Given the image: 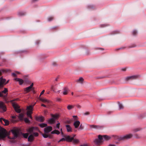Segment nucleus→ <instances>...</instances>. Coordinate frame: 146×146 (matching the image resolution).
<instances>
[{
	"instance_id": "nucleus-41",
	"label": "nucleus",
	"mask_w": 146,
	"mask_h": 146,
	"mask_svg": "<svg viewBox=\"0 0 146 146\" xmlns=\"http://www.w3.org/2000/svg\"><path fill=\"white\" fill-rule=\"evenodd\" d=\"M60 123H57L56 125V128L57 129H59L60 127Z\"/></svg>"
},
{
	"instance_id": "nucleus-54",
	"label": "nucleus",
	"mask_w": 146,
	"mask_h": 146,
	"mask_svg": "<svg viewBox=\"0 0 146 146\" xmlns=\"http://www.w3.org/2000/svg\"><path fill=\"white\" fill-rule=\"evenodd\" d=\"M2 72H3V70H0V75L1 74Z\"/></svg>"
},
{
	"instance_id": "nucleus-18",
	"label": "nucleus",
	"mask_w": 146,
	"mask_h": 146,
	"mask_svg": "<svg viewBox=\"0 0 146 146\" xmlns=\"http://www.w3.org/2000/svg\"><path fill=\"white\" fill-rule=\"evenodd\" d=\"M15 80L16 81L18 82H19V84L21 85H22L24 82L23 80L20 78H15Z\"/></svg>"
},
{
	"instance_id": "nucleus-28",
	"label": "nucleus",
	"mask_w": 146,
	"mask_h": 146,
	"mask_svg": "<svg viewBox=\"0 0 146 146\" xmlns=\"http://www.w3.org/2000/svg\"><path fill=\"white\" fill-rule=\"evenodd\" d=\"M74 107V106L73 105H69L67 106V109L70 110L73 109Z\"/></svg>"
},
{
	"instance_id": "nucleus-45",
	"label": "nucleus",
	"mask_w": 146,
	"mask_h": 146,
	"mask_svg": "<svg viewBox=\"0 0 146 146\" xmlns=\"http://www.w3.org/2000/svg\"><path fill=\"white\" fill-rule=\"evenodd\" d=\"M44 90H43L42 91V92H41V93L40 94V96L41 95H42L44 93Z\"/></svg>"
},
{
	"instance_id": "nucleus-22",
	"label": "nucleus",
	"mask_w": 146,
	"mask_h": 146,
	"mask_svg": "<svg viewBox=\"0 0 146 146\" xmlns=\"http://www.w3.org/2000/svg\"><path fill=\"white\" fill-rule=\"evenodd\" d=\"M66 128L67 131L68 132H72V128L69 125H66Z\"/></svg>"
},
{
	"instance_id": "nucleus-14",
	"label": "nucleus",
	"mask_w": 146,
	"mask_h": 146,
	"mask_svg": "<svg viewBox=\"0 0 146 146\" xmlns=\"http://www.w3.org/2000/svg\"><path fill=\"white\" fill-rule=\"evenodd\" d=\"M6 80L5 79H3L2 77L0 78V87H2L3 86V85L4 84Z\"/></svg>"
},
{
	"instance_id": "nucleus-19",
	"label": "nucleus",
	"mask_w": 146,
	"mask_h": 146,
	"mask_svg": "<svg viewBox=\"0 0 146 146\" xmlns=\"http://www.w3.org/2000/svg\"><path fill=\"white\" fill-rule=\"evenodd\" d=\"M90 127L91 128H94L96 129H100L102 127L100 126L99 125H90Z\"/></svg>"
},
{
	"instance_id": "nucleus-12",
	"label": "nucleus",
	"mask_w": 146,
	"mask_h": 146,
	"mask_svg": "<svg viewBox=\"0 0 146 146\" xmlns=\"http://www.w3.org/2000/svg\"><path fill=\"white\" fill-rule=\"evenodd\" d=\"M39 99L40 100L44 103L49 104L51 102V101L50 100H48L46 98H39Z\"/></svg>"
},
{
	"instance_id": "nucleus-44",
	"label": "nucleus",
	"mask_w": 146,
	"mask_h": 146,
	"mask_svg": "<svg viewBox=\"0 0 146 146\" xmlns=\"http://www.w3.org/2000/svg\"><path fill=\"white\" fill-rule=\"evenodd\" d=\"M137 32L136 30H134L133 31V34L134 35H136V34L137 33Z\"/></svg>"
},
{
	"instance_id": "nucleus-46",
	"label": "nucleus",
	"mask_w": 146,
	"mask_h": 146,
	"mask_svg": "<svg viewBox=\"0 0 146 146\" xmlns=\"http://www.w3.org/2000/svg\"><path fill=\"white\" fill-rule=\"evenodd\" d=\"M33 85V83H32L31 85L29 86L31 89H32Z\"/></svg>"
},
{
	"instance_id": "nucleus-35",
	"label": "nucleus",
	"mask_w": 146,
	"mask_h": 146,
	"mask_svg": "<svg viewBox=\"0 0 146 146\" xmlns=\"http://www.w3.org/2000/svg\"><path fill=\"white\" fill-rule=\"evenodd\" d=\"M83 81V79L82 77L80 78L77 81V82H78L80 83H82Z\"/></svg>"
},
{
	"instance_id": "nucleus-39",
	"label": "nucleus",
	"mask_w": 146,
	"mask_h": 146,
	"mask_svg": "<svg viewBox=\"0 0 146 146\" xmlns=\"http://www.w3.org/2000/svg\"><path fill=\"white\" fill-rule=\"evenodd\" d=\"M24 121L26 123H29L30 121L27 118H25L24 119Z\"/></svg>"
},
{
	"instance_id": "nucleus-17",
	"label": "nucleus",
	"mask_w": 146,
	"mask_h": 146,
	"mask_svg": "<svg viewBox=\"0 0 146 146\" xmlns=\"http://www.w3.org/2000/svg\"><path fill=\"white\" fill-rule=\"evenodd\" d=\"M95 143L98 145H99L100 143L103 142L102 139H100L99 138L95 139L94 140Z\"/></svg>"
},
{
	"instance_id": "nucleus-10",
	"label": "nucleus",
	"mask_w": 146,
	"mask_h": 146,
	"mask_svg": "<svg viewBox=\"0 0 146 146\" xmlns=\"http://www.w3.org/2000/svg\"><path fill=\"white\" fill-rule=\"evenodd\" d=\"M133 136V135L131 134H129L125 135L121 137L122 139H128L131 138Z\"/></svg>"
},
{
	"instance_id": "nucleus-20",
	"label": "nucleus",
	"mask_w": 146,
	"mask_h": 146,
	"mask_svg": "<svg viewBox=\"0 0 146 146\" xmlns=\"http://www.w3.org/2000/svg\"><path fill=\"white\" fill-rule=\"evenodd\" d=\"M73 137H71L69 136H68L66 137V141L68 142L72 141Z\"/></svg>"
},
{
	"instance_id": "nucleus-31",
	"label": "nucleus",
	"mask_w": 146,
	"mask_h": 146,
	"mask_svg": "<svg viewBox=\"0 0 146 146\" xmlns=\"http://www.w3.org/2000/svg\"><path fill=\"white\" fill-rule=\"evenodd\" d=\"M46 133H44V134H42L43 137L44 138H47L48 137H49V138H50V136L48 135L47 134H46Z\"/></svg>"
},
{
	"instance_id": "nucleus-57",
	"label": "nucleus",
	"mask_w": 146,
	"mask_h": 146,
	"mask_svg": "<svg viewBox=\"0 0 146 146\" xmlns=\"http://www.w3.org/2000/svg\"><path fill=\"white\" fill-rule=\"evenodd\" d=\"M136 137L137 138H140V137Z\"/></svg>"
},
{
	"instance_id": "nucleus-15",
	"label": "nucleus",
	"mask_w": 146,
	"mask_h": 146,
	"mask_svg": "<svg viewBox=\"0 0 146 146\" xmlns=\"http://www.w3.org/2000/svg\"><path fill=\"white\" fill-rule=\"evenodd\" d=\"M80 124V121L77 120L75 121L73 125L74 126L75 128H77Z\"/></svg>"
},
{
	"instance_id": "nucleus-3",
	"label": "nucleus",
	"mask_w": 146,
	"mask_h": 146,
	"mask_svg": "<svg viewBox=\"0 0 146 146\" xmlns=\"http://www.w3.org/2000/svg\"><path fill=\"white\" fill-rule=\"evenodd\" d=\"M33 106L34 105H30L27 106V115L28 117H29L31 119L32 118V117L31 115V114L33 113L32 111Z\"/></svg>"
},
{
	"instance_id": "nucleus-2",
	"label": "nucleus",
	"mask_w": 146,
	"mask_h": 146,
	"mask_svg": "<svg viewBox=\"0 0 146 146\" xmlns=\"http://www.w3.org/2000/svg\"><path fill=\"white\" fill-rule=\"evenodd\" d=\"M8 135V133L5 129L0 127V139H3Z\"/></svg>"
},
{
	"instance_id": "nucleus-30",
	"label": "nucleus",
	"mask_w": 146,
	"mask_h": 146,
	"mask_svg": "<svg viewBox=\"0 0 146 146\" xmlns=\"http://www.w3.org/2000/svg\"><path fill=\"white\" fill-rule=\"evenodd\" d=\"M24 116V114L22 113H20L19 115V118L21 120H22Z\"/></svg>"
},
{
	"instance_id": "nucleus-7",
	"label": "nucleus",
	"mask_w": 146,
	"mask_h": 146,
	"mask_svg": "<svg viewBox=\"0 0 146 146\" xmlns=\"http://www.w3.org/2000/svg\"><path fill=\"white\" fill-rule=\"evenodd\" d=\"M139 75H137L129 76L126 77L125 80L127 81L135 80L139 78Z\"/></svg>"
},
{
	"instance_id": "nucleus-53",
	"label": "nucleus",
	"mask_w": 146,
	"mask_h": 146,
	"mask_svg": "<svg viewBox=\"0 0 146 146\" xmlns=\"http://www.w3.org/2000/svg\"><path fill=\"white\" fill-rule=\"evenodd\" d=\"M51 88L52 90H54V87L52 85L51 86Z\"/></svg>"
},
{
	"instance_id": "nucleus-43",
	"label": "nucleus",
	"mask_w": 146,
	"mask_h": 146,
	"mask_svg": "<svg viewBox=\"0 0 146 146\" xmlns=\"http://www.w3.org/2000/svg\"><path fill=\"white\" fill-rule=\"evenodd\" d=\"M66 141V137L65 138H63L60 140V141Z\"/></svg>"
},
{
	"instance_id": "nucleus-23",
	"label": "nucleus",
	"mask_w": 146,
	"mask_h": 146,
	"mask_svg": "<svg viewBox=\"0 0 146 146\" xmlns=\"http://www.w3.org/2000/svg\"><path fill=\"white\" fill-rule=\"evenodd\" d=\"M28 141L30 142L32 141L34 139V137L33 134L30 135L28 137Z\"/></svg>"
},
{
	"instance_id": "nucleus-26",
	"label": "nucleus",
	"mask_w": 146,
	"mask_h": 146,
	"mask_svg": "<svg viewBox=\"0 0 146 146\" xmlns=\"http://www.w3.org/2000/svg\"><path fill=\"white\" fill-rule=\"evenodd\" d=\"M7 95V93L5 95H4L1 92H0V97H2L4 99L6 98Z\"/></svg>"
},
{
	"instance_id": "nucleus-61",
	"label": "nucleus",
	"mask_w": 146,
	"mask_h": 146,
	"mask_svg": "<svg viewBox=\"0 0 146 146\" xmlns=\"http://www.w3.org/2000/svg\"><path fill=\"white\" fill-rule=\"evenodd\" d=\"M78 108H80V106H78Z\"/></svg>"
},
{
	"instance_id": "nucleus-13",
	"label": "nucleus",
	"mask_w": 146,
	"mask_h": 146,
	"mask_svg": "<svg viewBox=\"0 0 146 146\" xmlns=\"http://www.w3.org/2000/svg\"><path fill=\"white\" fill-rule=\"evenodd\" d=\"M2 121H3L5 123V124L4 125H7L9 124V121L8 120L5 119L2 117L1 118H0V121L1 123H2Z\"/></svg>"
},
{
	"instance_id": "nucleus-50",
	"label": "nucleus",
	"mask_w": 146,
	"mask_h": 146,
	"mask_svg": "<svg viewBox=\"0 0 146 146\" xmlns=\"http://www.w3.org/2000/svg\"><path fill=\"white\" fill-rule=\"evenodd\" d=\"M83 128L81 127V125H80V127L78 128V130H81Z\"/></svg>"
},
{
	"instance_id": "nucleus-63",
	"label": "nucleus",
	"mask_w": 146,
	"mask_h": 146,
	"mask_svg": "<svg viewBox=\"0 0 146 146\" xmlns=\"http://www.w3.org/2000/svg\"><path fill=\"white\" fill-rule=\"evenodd\" d=\"M0 146H1V144H0Z\"/></svg>"
},
{
	"instance_id": "nucleus-5",
	"label": "nucleus",
	"mask_w": 146,
	"mask_h": 146,
	"mask_svg": "<svg viewBox=\"0 0 146 146\" xmlns=\"http://www.w3.org/2000/svg\"><path fill=\"white\" fill-rule=\"evenodd\" d=\"M27 131L29 133L32 134L35 132L38 131L39 130L36 127H31L28 129Z\"/></svg>"
},
{
	"instance_id": "nucleus-4",
	"label": "nucleus",
	"mask_w": 146,
	"mask_h": 146,
	"mask_svg": "<svg viewBox=\"0 0 146 146\" xmlns=\"http://www.w3.org/2000/svg\"><path fill=\"white\" fill-rule=\"evenodd\" d=\"M50 115L52 117L48 120V122L50 124H52L55 122V120L58 117V115L57 114L53 115L52 114Z\"/></svg>"
},
{
	"instance_id": "nucleus-56",
	"label": "nucleus",
	"mask_w": 146,
	"mask_h": 146,
	"mask_svg": "<svg viewBox=\"0 0 146 146\" xmlns=\"http://www.w3.org/2000/svg\"><path fill=\"white\" fill-rule=\"evenodd\" d=\"M38 0H33V2H35V1H38Z\"/></svg>"
},
{
	"instance_id": "nucleus-34",
	"label": "nucleus",
	"mask_w": 146,
	"mask_h": 146,
	"mask_svg": "<svg viewBox=\"0 0 146 146\" xmlns=\"http://www.w3.org/2000/svg\"><path fill=\"white\" fill-rule=\"evenodd\" d=\"M118 105L119 106V110L122 109L123 108V106L121 104L119 103L118 104Z\"/></svg>"
},
{
	"instance_id": "nucleus-25",
	"label": "nucleus",
	"mask_w": 146,
	"mask_h": 146,
	"mask_svg": "<svg viewBox=\"0 0 146 146\" xmlns=\"http://www.w3.org/2000/svg\"><path fill=\"white\" fill-rule=\"evenodd\" d=\"M51 133L53 134H56L57 135H58L60 133V132L58 130H55L51 132Z\"/></svg>"
},
{
	"instance_id": "nucleus-29",
	"label": "nucleus",
	"mask_w": 146,
	"mask_h": 146,
	"mask_svg": "<svg viewBox=\"0 0 146 146\" xmlns=\"http://www.w3.org/2000/svg\"><path fill=\"white\" fill-rule=\"evenodd\" d=\"M39 126L42 128L45 127L47 126V124L46 123H42L39 124Z\"/></svg>"
},
{
	"instance_id": "nucleus-60",
	"label": "nucleus",
	"mask_w": 146,
	"mask_h": 146,
	"mask_svg": "<svg viewBox=\"0 0 146 146\" xmlns=\"http://www.w3.org/2000/svg\"><path fill=\"white\" fill-rule=\"evenodd\" d=\"M8 81H9V80H8V81H7V83L8 82Z\"/></svg>"
},
{
	"instance_id": "nucleus-21",
	"label": "nucleus",
	"mask_w": 146,
	"mask_h": 146,
	"mask_svg": "<svg viewBox=\"0 0 146 146\" xmlns=\"http://www.w3.org/2000/svg\"><path fill=\"white\" fill-rule=\"evenodd\" d=\"M36 120L40 122H43L44 120V117L42 116L37 117H36Z\"/></svg>"
},
{
	"instance_id": "nucleus-38",
	"label": "nucleus",
	"mask_w": 146,
	"mask_h": 146,
	"mask_svg": "<svg viewBox=\"0 0 146 146\" xmlns=\"http://www.w3.org/2000/svg\"><path fill=\"white\" fill-rule=\"evenodd\" d=\"M141 129V128H136V129H135L134 130V131L135 132H137V131H138L140 130Z\"/></svg>"
},
{
	"instance_id": "nucleus-9",
	"label": "nucleus",
	"mask_w": 146,
	"mask_h": 146,
	"mask_svg": "<svg viewBox=\"0 0 146 146\" xmlns=\"http://www.w3.org/2000/svg\"><path fill=\"white\" fill-rule=\"evenodd\" d=\"M1 109L3 110V111H6V107L4 103L0 101V112H2V111Z\"/></svg>"
},
{
	"instance_id": "nucleus-37",
	"label": "nucleus",
	"mask_w": 146,
	"mask_h": 146,
	"mask_svg": "<svg viewBox=\"0 0 146 146\" xmlns=\"http://www.w3.org/2000/svg\"><path fill=\"white\" fill-rule=\"evenodd\" d=\"M73 118L74 121H76V120L78 119V117L77 116L74 115L73 116Z\"/></svg>"
},
{
	"instance_id": "nucleus-16",
	"label": "nucleus",
	"mask_w": 146,
	"mask_h": 146,
	"mask_svg": "<svg viewBox=\"0 0 146 146\" xmlns=\"http://www.w3.org/2000/svg\"><path fill=\"white\" fill-rule=\"evenodd\" d=\"M63 94L64 95H66L67 94L68 92H69V90L68 88L67 87H64L63 89Z\"/></svg>"
},
{
	"instance_id": "nucleus-33",
	"label": "nucleus",
	"mask_w": 146,
	"mask_h": 146,
	"mask_svg": "<svg viewBox=\"0 0 146 146\" xmlns=\"http://www.w3.org/2000/svg\"><path fill=\"white\" fill-rule=\"evenodd\" d=\"M3 94H6L8 92V90L7 88H4V90L1 92Z\"/></svg>"
},
{
	"instance_id": "nucleus-52",
	"label": "nucleus",
	"mask_w": 146,
	"mask_h": 146,
	"mask_svg": "<svg viewBox=\"0 0 146 146\" xmlns=\"http://www.w3.org/2000/svg\"><path fill=\"white\" fill-rule=\"evenodd\" d=\"M16 73L17 74H20V72H19L17 71L16 72Z\"/></svg>"
},
{
	"instance_id": "nucleus-58",
	"label": "nucleus",
	"mask_w": 146,
	"mask_h": 146,
	"mask_svg": "<svg viewBox=\"0 0 146 146\" xmlns=\"http://www.w3.org/2000/svg\"><path fill=\"white\" fill-rule=\"evenodd\" d=\"M71 94L72 95H73V92H72Z\"/></svg>"
},
{
	"instance_id": "nucleus-47",
	"label": "nucleus",
	"mask_w": 146,
	"mask_h": 146,
	"mask_svg": "<svg viewBox=\"0 0 146 146\" xmlns=\"http://www.w3.org/2000/svg\"><path fill=\"white\" fill-rule=\"evenodd\" d=\"M80 146H88V145L87 144H83L80 145Z\"/></svg>"
},
{
	"instance_id": "nucleus-32",
	"label": "nucleus",
	"mask_w": 146,
	"mask_h": 146,
	"mask_svg": "<svg viewBox=\"0 0 146 146\" xmlns=\"http://www.w3.org/2000/svg\"><path fill=\"white\" fill-rule=\"evenodd\" d=\"M23 136V137L25 138H27L28 136V134L27 133H22V136Z\"/></svg>"
},
{
	"instance_id": "nucleus-59",
	"label": "nucleus",
	"mask_w": 146,
	"mask_h": 146,
	"mask_svg": "<svg viewBox=\"0 0 146 146\" xmlns=\"http://www.w3.org/2000/svg\"><path fill=\"white\" fill-rule=\"evenodd\" d=\"M60 130H61V132H62V129H60Z\"/></svg>"
},
{
	"instance_id": "nucleus-6",
	"label": "nucleus",
	"mask_w": 146,
	"mask_h": 146,
	"mask_svg": "<svg viewBox=\"0 0 146 146\" xmlns=\"http://www.w3.org/2000/svg\"><path fill=\"white\" fill-rule=\"evenodd\" d=\"M12 106L16 112L19 113L21 112V110L19 109L20 107L17 104L13 102L12 103Z\"/></svg>"
},
{
	"instance_id": "nucleus-55",
	"label": "nucleus",
	"mask_w": 146,
	"mask_h": 146,
	"mask_svg": "<svg viewBox=\"0 0 146 146\" xmlns=\"http://www.w3.org/2000/svg\"><path fill=\"white\" fill-rule=\"evenodd\" d=\"M58 79V78H56V79H55V80L56 81H57Z\"/></svg>"
},
{
	"instance_id": "nucleus-8",
	"label": "nucleus",
	"mask_w": 146,
	"mask_h": 146,
	"mask_svg": "<svg viewBox=\"0 0 146 146\" xmlns=\"http://www.w3.org/2000/svg\"><path fill=\"white\" fill-rule=\"evenodd\" d=\"M98 138L100 139H102V141H104L108 140L110 139L111 138V137L107 135L102 136L100 135H99L98 136Z\"/></svg>"
},
{
	"instance_id": "nucleus-42",
	"label": "nucleus",
	"mask_w": 146,
	"mask_h": 146,
	"mask_svg": "<svg viewBox=\"0 0 146 146\" xmlns=\"http://www.w3.org/2000/svg\"><path fill=\"white\" fill-rule=\"evenodd\" d=\"M11 75L12 76L14 77H16V72L12 73Z\"/></svg>"
},
{
	"instance_id": "nucleus-27",
	"label": "nucleus",
	"mask_w": 146,
	"mask_h": 146,
	"mask_svg": "<svg viewBox=\"0 0 146 146\" xmlns=\"http://www.w3.org/2000/svg\"><path fill=\"white\" fill-rule=\"evenodd\" d=\"M31 90V89L29 86L25 88L24 89V91L27 93L30 91Z\"/></svg>"
},
{
	"instance_id": "nucleus-1",
	"label": "nucleus",
	"mask_w": 146,
	"mask_h": 146,
	"mask_svg": "<svg viewBox=\"0 0 146 146\" xmlns=\"http://www.w3.org/2000/svg\"><path fill=\"white\" fill-rule=\"evenodd\" d=\"M11 131L13 135V137H11L8 136L7 137L9 139H15L17 138L20 139L22 137V133L18 128L13 129L11 130Z\"/></svg>"
},
{
	"instance_id": "nucleus-24",
	"label": "nucleus",
	"mask_w": 146,
	"mask_h": 146,
	"mask_svg": "<svg viewBox=\"0 0 146 146\" xmlns=\"http://www.w3.org/2000/svg\"><path fill=\"white\" fill-rule=\"evenodd\" d=\"M72 143L74 144H77L79 143V141L78 139H74V138L72 139Z\"/></svg>"
},
{
	"instance_id": "nucleus-62",
	"label": "nucleus",
	"mask_w": 146,
	"mask_h": 146,
	"mask_svg": "<svg viewBox=\"0 0 146 146\" xmlns=\"http://www.w3.org/2000/svg\"><path fill=\"white\" fill-rule=\"evenodd\" d=\"M13 118H14V116L13 117Z\"/></svg>"
},
{
	"instance_id": "nucleus-36",
	"label": "nucleus",
	"mask_w": 146,
	"mask_h": 146,
	"mask_svg": "<svg viewBox=\"0 0 146 146\" xmlns=\"http://www.w3.org/2000/svg\"><path fill=\"white\" fill-rule=\"evenodd\" d=\"M33 134V137H34V136L35 137H37L38 136V133H37V132H34L33 134Z\"/></svg>"
},
{
	"instance_id": "nucleus-51",
	"label": "nucleus",
	"mask_w": 146,
	"mask_h": 146,
	"mask_svg": "<svg viewBox=\"0 0 146 146\" xmlns=\"http://www.w3.org/2000/svg\"><path fill=\"white\" fill-rule=\"evenodd\" d=\"M89 112H86L84 114L85 115H87L89 114Z\"/></svg>"
},
{
	"instance_id": "nucleus-11",
	"label": "nucleus",
	"mask_w": 146,
	"mask_h": 146,
	"mask_svg": "<svg viewBox=\"0 0 146 146\" xmlns=\"http://www.w3.org/2000/svg\"><path fill=\"white\" fill-rule=\"evenodd\" d=\"M52 130V127L50 126H48L44 129V131L45 133H48Z\"/></svg>"
},
{
	"instance_id": "nucleus-40",
	"label": "nucleus",
	"mask_w": 146,
	"mask_h": 146,
	"mask_svg": "<svg viewBox=\"0 0 146 146\" xmlns=\"http://www.w3.org/2000/svg\"><path fill=\"white\" fill-rule=\"evenodd\" d=\"M53 19V18L52 17H49L48 18V21H50L52 20Z\"/></svg>"
},
{
	"instance_id": "nucleus-49",
	"label": "nucleus",
	"mask_w": 146,
	"mask_h": 146,
	"mask_svg": "<svg viewBox=\"0 0 146 146\" xmlns=\"http://www.w3.org/2000/svg\"><path fill=\"white\" fill-rule=\"evenodd\" d=\"M41 106H43V107H46V106L44 104H41Z\"/></svg>"
},
{
	"instance_id": "nucleus-48",
	"label": "nucleus",
	"mask_w": 146,
	"mask_h": 146,
	"mask_svg": "<svg viewBox=\"0 0 146 146\" xmlns=\"http://www.w3.org/2000/svg\"><path fill=\"white\" fill-rule=\"evenodd\" d=\"M108 146H116L114 144H110Z\"/></svg>"
}]
</instances>
